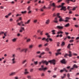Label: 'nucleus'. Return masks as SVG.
Segmentation results:
<instances>
[{"mask_svg":"<svg viewBox=\"0 0 79 79\" xmlns=\"http://www.w3.org/2000/svg\"><path fill=\"white\" fill-rule=\"evenodd\" d=\"M48 63H50L51 64H53L54 65L55 64V60H49L48 62H47V61H43L42 60L41 62H40L39 64L40 65L42 63H44L46 64V65H47Z\"/></svg>","mask_w":79,"mask_h":79,"instance_id":"1","label":"nucleus"},{"mask_svg":"<svg viewBox=\"0 0 79 79\" xmlns=\"http://www.w3.org/2000/svg\"><path fill=\"white\" fill-rule=\"evenodd\" d=\"M13 59L11 60L12 63L11 64H15L16 63V59H15V57H16V55L15 54H13L12 56Z\"/></svg>","mask_w":79,"mask_h":79,"instance_id":"2","label":"nucleus"},{"mask_svg":"<svg viewBox=\"0 0 79 79\" xmlns=\"http://www.w3.org/2000/svg\"><path fill=\"white\" fill-rule=\"evenodd\" d=\"M64 5V3H62L61 4V5H60L59 6H58V8H60V7H61V8L60 9L61 10H64V11H66V7H64L63 6V5Z\"/></svg>","mask_w":79,"mask_h":79,"instance_id":"3","label":"nucleus"},{"mask_svg":"<svg viewBox=\"0 0 79 79\" xmlns=\"http://www.w3.org/2000/svg\"><path fill=\"white\" fill-rule=\"evenodd\" d=\"M72 52H71V51H69V54H66L64 55V56L65 58H66L67 57V56H69V57H71L72 56Z\"/></svg>","mask_w":79,"mask_h":79,"instance_id":"4","label":"nucleus"},{"mask_svg":"<svg viewBox=\"0 0 79 79\" xmlns=\"http://www.w3.org/2000/svg\"><path fill=\"white\" fill-rule=\"evenodd\" d=\"M28 51V49L27 48H25L23 49L20 51V52H25V53H26Z\"/></svg>","mask_w":79,"mask_h":79,"instance_id":"5","label":"nucleus"},{"mask_svg":"<svg viewBox=\"0 0 79 79\" xmlns=\"http://www.w3.org/2000/svg\"><path fill=\"white\" fill-rule=\"evenodd\" d=\"M60 62L62 64H65L67 63V61L65 60L64 59H63L62 60L60 61Z\"/></svg>","mask_w":79,"mask_h":79,"instance_id":"6","label":"nucleus"},{"mask_svg":"<svg viewBox=\"0 0 79 79\" xmlns=\"http://www.w3.org/2000/svg\"><path fill=\"white\" fill-rule=\"evenodd\" d=\"M25 72L24 73V74L26 75H27V74H29V73L27 71V69H25Z\"/></svg>","mask_w":79,"mask_h":79,"instance_id":"7","label":"nucleus"},{"mask_svg":"<svg viewBox=\"0 0 79 79\" xmlns=\"http://www.w3.org/2000/svg\"><path fill=\"white\" fill-rule=\"evenodd\" d=\"M69 1L74 3L75 2H76V0H74V1L73 0H66V2L67 3H69Z\"/></svg>","mask_w":79,"mask_h":79,"instance_id":"8","label":"nucleus"},{"mask_svg":"<svg viewBox=\"0 0 79 79\" xmlns=\"http://www.w3.org/2000/svg\"><path fill=\"white\" fill-rule=\"evenodd\" d=\"M65 20H64V21L65 22H67L69 20V19H71V18L69 17H67L65 18Z\"/></svg>","mask_w":79,"mask_h":79,"instance_id":"9","label":"nucleus"},{"mask_svg":"<svg viewBox=\"0 0 79 79\" xmlns=\"http://www.w3.org/2000/svg\"><path fill=\"white\" fill-rule=\"evenodd\" d=\"M45 8H46V9H47V8H46V7H45V6H44L43 7L40 8V11H44V9H45Z\"/></svg>","mask_w":79,"mask_h":79,"instance_id":"10","label":"nucleus"},{"mask_svg":"<svg viewBox=\"0 0 79 79\" xmlns=\"http://www.w3.org/2000/svg\"><path fill=\"white\" fill-rule=\"evenodd\" d=\"M23 31H24V28L21 27L19 31V32L21 33L23 32Z\"/></svg>","mask_w":79,"mask_h":79,"instance_id":"11","label":"nucleus"},{"mask_svg":"<svg viewBox=\"0 0 79 79\" xmlns=\"http://www.w3.org/2000/svg\"><path fill=\"white\" fill-rule=\"evenodd\" d=\"M56 28H57V29H63V27L58 26L56 27Z\"/></svg>","mask_w":79,"mask_h":79,"instance_id":"12","label":"nucleus"},{"mask_svg":"<svg viewBox=\"0 0 79 79\" xmlns=\"http://www.w3.org/2000/svg\"><path fill=\"white\" fill-rule=\"evenodd\" d=\"M59 21L60 22H61L62 21H64V20L63 19V18L61 17H59Z\"/></svg>","mask_w":79,"mask_h":79,"instance_id":"13","label":"nucleus"},{"mask_svg":"<svg viewBox=\"0 0 79 79\" xmlns=\"http://www.w3.org/2000/svg\"><path fill=\"white\" fill-rule=\"evenodd\" d=\"M47 37H48L47 38V39L46 40V41H47V42H49V39L50 37V36L48 35Z\"/></svg>","mask_w":79,"mask_h":79,"instance_id":"14","label":"nucleus"},{"mask_svg":"<svg viewBox=\"0 0 79 79\" xmlns=\"http://www.w3.org/2000/svg\"><path fill=\"white\" fill-rule=\"evenodd\" d=\"M66 71V72H68V70H66L65 68H64L63 70H61L60 71V73H63V71Z\"/></svg>","mask_w":79,"mask_h":79,"instance_id":"15","label":"nucleus"},{"mask_svg":"<svg viewBox=\"0 0 79 79\" xmlns=\"http://www.w3.org/2000/svg\"><path fill=\"white\" fill-rule=\"evenodd\" d=\"M50 5L52 6H53V7H56V6H55V3L54 2L52 4H50Z\"/></svg>","mask_w":79,"mask_h":79,"instance_id":"16","label":"nucleus"},{"mask_svg":"<svg viewBox=\"0 0 79 79\" xmlns=\"http://www.w3.org/2000/svg\"><path fill=\"white\" fill-rule=\"evenodd\" d=\"M31 22V20H29L28 21L26 22H25V24H28L29 23H30Z\"/></svg>","mask_w":79,"mask_h":79,"instance_id":"17","label":"nucleus"},{"mask_svg":"<svg viewBox=\"0 0 79 79\" xmlns=\"http://www.w3.org/2000/svg\"><path fill=\"white\" fill-rule=\"evenodd\" d=\"M47 69V68H44V69H42L41 68H40L39 69V71H42V70H44V71H45Z\"/></svg>","mask_w":79,"mask_h":79,"instance_id":"18","label":"nucleus"},{"mask_svg":"<svg viewBox=\"0 0 79 79\" xmlns=\"http://www.w3.org/2000/svg\"><path fill=\"white\" fill-rule=\"evenodd\" d=\"M65 45V43L64 42H62L60 45L61 47H63Z\"/></svg>","mask_w":79,"mask_h":79,"instance_id":"19","label":"nucleus"},{"mask_svg":"<svg viewBox=\"0 0 79 79\" xmlns=\"http://www.w3.org/2000/svg\"><path fill=\"white\" fill-rule=\"evenodd\" d=\"M64 33L63 31H59L58 32H57V34L58 35L60 34H63Z\"/></svg>","mask_w":79,"mask_h":79,"instance_id":"20","label":"nucleus"},{"mask_svg":"<svg viewBox=\"0 0 79 79\" xmlns=\"http://www.w3.org/2000/svg\"><path fill=\"white\" fill-rule=\"evenodd\" d=\"M54 23H58V20H57V18H55L54 20L53 21Z\"/></svg>","mask_w":79,"mask_h":79,"instance_id":"21","label":"nucleus"},{"mask_svg":"<svg viewBox=\"0 0 79 79\" xmlns=\"http://www.w3.org/2000/svg\"><path fill=\"white\" fill-rule=\"evenodd\" d=\"M50 23V20L48 19L46 21V24H49Z\"/></svg>","mask_w":79,"mask_h":79,"instance_id":"22","label":"nucleus"},{"mask_svg":"<svg viewBox=\"0 0 79 79\" xmlns=\"http://www.w3.org/2000/svg\"><path fill=\"white\" fill-rule=\"evenodd\" d=\"M23 24V22L21 21L20 23H18L17 24L19 26H21V24Z\"/></svg>","mask_w":79,"mask_h":79,"instance_id":"23","label":"nucleus"},{"mask_svg":"<svg viewBox=\"0 0 79 79\" xmlns=\"http://www.w3.org/2000/svg\"><path fill=\"white\" fill-rule=\"evenodd\" d=\"M15 74H16V72H14L10 74V76H14V75H15Z\"/></svg>","mask_w":79,"mask_h":79,"instance_id":"24","label":"nucleus"},{"mask_svg":"<svg viewBox=\"0 0 79 79\" xmlns=\"http://www.w3.org/2000/svg\"><path fill=\"white\" fill-rule=\"evenodd\" d=\"M42 47H43L42 44H39L38 46V47L39 48H42Z\"/></svg>","mask_w":79,"mask_h":79,"instance_id":"25","label":"nucleus"},{"mask_svg":"<svg viewBox=\"0 0 79 79\" xmlns=\"http://www.w3.org/2000/svg\"><path fill=\"white\" fill-rule=\"evenodd\" d=\"M27 62V60H23L22 62V64H24V63H26Z\"/></svg>","mask_w":79,"mask_h":79,"instance_id":"26","label":"nucleus"},{"mask_svg":"<svg viewBox=\"0 0 79 79\" xmlns=\"http://www.w3.org/2000/svg\"><path fill=\"white\" fill-rule=\"evenodd\" d=\"M71 44H69L67 46V48H69V49H70V47H71Z\"/></svg>","mask_w":79,"mask_h":79,"instance_id":"27","label":"nucleus"},{"mask_svg":"<svg viewBox=\"0 0 79 79\" xmlns=\"http://www.w3.org/2000/svg\"><path fill=\"white\" fill-rule=\"evenodd\" d=\"M49 50H50V49H49L48 48H46L45 49V51H46L47 52L49 51Z\"/></svg>","mask_w":79,"mask_h":79,"instance_id":"28","label":"nucleus"},{"mask_svg":"<svg viewBox=\"0 0 79 79\" xmlns=\"http://www.w3.org/2000/svg\"><path fill=\"white\" fill-rule=\"evenodd\" d=\"M73 67L74 68H77V65H76V64H74L73 65Z\"/></svg>","mask_w":79,"mask_h":79,"instance_id":"29","label":"nucleus"},{"mask_svg":"<svg viewBox=\"0 0 79 79\" xmlns=\"http://www.w3.org/2000/svg\"><path fill=\"white\" fill-rule=\"evenodd\" d=\"M52 34L54 35V34H55V30H54L52 31Z\"/></svg>","mask_w":79,"mask_h":79,"instance_id":"30","label":"nucleus"},{"mask_svg":"<svg viewBox=\"0 0 79 79\" xmlns=\"http://www.w3.org/2000/svg\"><path fill=\"white\" fill-rule=\"evenodd\" d=\"M69 26V24L68 23L66 24L65 25V27H68V26Z\"/></svg>","mask_w":79,"mask_h":79,"instance_id":"31","label":"nucleus"},{"mask_svg":"<svg viewBox=\"0 0 79 79\" xmlns=\"http://www.w3.org/2000/svg\"><path fill=\"white\" fill-rule=\"evenodd\" d=\"M12 41L13 42H16V39L15 38L12 40Z\"/></svg>","mask_w":79,"mask_h":79,"instance_id":"32","label":"nucleus"},{"mask_svg":"<svg viewBox=\"0 0 79 79\" xmlns=\"http://www.w3.org/2000/svg\"><path fill=\"white\" fill-rule=\"evenodd\" d=\"M29 48H33V45H30L29 47Z\"/></svg>","mask_w":79,"mask_h":79,"instance_id":"33","label":"nucleus"},{"mask_svg":"<svg viewBox=\"0 0 79 79\" xmlns=\"http://www.w3.org/2000/svg\"><path fill=\"white\" fill-rule=\"evenodd\" d=\"M4 33V36H5V37H6V34H7V32H6Z\"/></svg>","mask_w":79,"mask_h":79,"instance_id":"34","label":"nucleus"},{"mask_svg":"<svg viewBox=\"0 0 79 79\" xmlns=\"http://www.w3.org/2000/svg\"><path fill=\"white\" fill-rule=\"evenodd\" d=\"M57 46L59 47L60 46V43L58 42L57 43Z\"/></svg>","mask_w":79,"mask_h":79,"instance_id":"35","label":"nucleus"},{"mask_svg":"<svg viewBox=\"0 0 79 79\" xmlns=\"http://www.w3.org/2000/svg\"><path fill=\"white\" fill-rule=\"evenodd\" d=\"M22 14H26V11H22L21 12Z\"/></svg>","mask_w":79,"mask_h":79,"instance_id":"36","label":"nucleus"},{"mask_svg":"<svg viewBox=\"0 0 79 79\" xmlns=\"http://www.w3.org/2000/svg\"><path fill=\"white\" fill-rule=\"evenodd\" d=\"M77 8V6H76V7H74L73 8V10H75L76 8Z\"/></svg>","mask_w":79,"mask_h":79,"instance_id":"37","label":"nucleus"},{"mask_svg":"<svg viewBox=\"0 0 79 79\" xmlns=\"http://www.w3.org/2000/svg\"><path fill=\"white\" fill-rule=\"evenodd\" d=\"M31 41V39H28L27 40V42H29Z\"/></svg>","mask_w":79,"mask_h":79,"instance_id":"38","label":"nucleus"},{"mask_svg":"<svg viewBox=\"0 0 79 79\" xmlns=\"http://www.w3.org/2000/svg\"><path fill=\"white\" fill-rule=\"evenodd\" d=\"M31 66H32V67H34V64L31 63Z\"/></svg>","mask_w":79,"mask_h":79,"instance_id":"39","label":"nucleus"},{"mask_svg":"<svg viewBox=\"0 0 79 79\" xmlns=\"http://www.w3.org/2000/svg\"><path fill=\"white\" fill-rule=\"evenodd\" d=\"M60 15V13H58L57 14V16L58 18H59V17H61V16H59Z\"/></svg>","mask_w":79,"mask_h":79,"instance_id":"40","label":"nucleus"},{"mask_svg":"<svg viewBox=\"0 0 79 79\" xmlns=\"http://www.w3.org/2000/svg\"><path fill=\"white\" fill-rule=\"evenodd\" d=\"M27 77L28 78V79H31V76H27Z\"/></svg>","mask_w":79,"mask_h":79,"instance_id":"41","label":"nucleus"},{"mask_svg":"<svg viewBox=\"0 0 79 79\" xmlns=\"http://www.w3.org/2000/svg\"><path fill=\"white\" fill-rule=\"evenodd\" d=\"M46 39H46V38H44L42 39V40H46Z\"/></svg>","mask_w":79,"mask_h":79,"instance_id":"42","label":"nucleus"},{"mask_svg":"<svg viewBox=\"0 0 79 79\" xmlns=\"http://www.w3.org/2000/svg\"><path fill=\"white\" fill-rule=\"evenodd\" d=\"M33 22L35 23H37V20H35L33 21Z\"/></svg>","mask_w":79,"mask_h":79,"instance_id":"43","label":"nucleus"},{"mask_svg":"<svg viewBox=\"0 0 79 79\" xmlns=\"http://www.w3.org/2000/svg\"><path fill=\"white\" fill-rule=\"evenodd\" d=\"M48 45V43H46L45 44H44V46L45 47H47Z\"/></svg>","mask_w":79,"mask_h":79,"instance_id":"44","label":"nucleus"},{"mask_svg":"<svg viewBox=\"0 0 79 79\" xmlns=\"http://www.w3.org/2000/svg\"><path fill=\"white\" fill-rule=\"evenodd\" d=\"M30 9H31V6H29L28 8V11H30Z\"/></svg>","mask_w":79,"mask_h":79,"instance_id":"45","label":"nucleus"},{"mask_svg":"<svg viewBox=\"0 0 79 79\" xmlns=\"http://www.w3.org/2000/svg\"><path fill=\"white\" fill-rule=\"evenodd\" d=\"M59 54H61V53H59V52H58L56 53V56H57V55H59Z\"/></svg>","mask_w":79,"mask_h":79,"instance_id":"46","label":"nucleus"},{"mask_svg":"<svg viewBox=\"0 0 79 79\" xmlns=\"http://www.w3.org/2000/svg\"><path fill=\"white\" fill-rule=\"evenodd\" d=\"M51 5H50L49 7H48L47 8L48 9H50L51 8Z\"/></svg>","mask_w":79,"mask_h":79,"instance_id":"47","label":"nucleus"},{"mask_svg":"<svg viewBox=\"0 0 79 79\" xmlns=\"http://www.w3.org/2000/svg\"><path fill=\"white\" fill-rule=\"evenodd\" d=\"M45 54V52H44L43 53H42L40 54V55H44Z\"/></svg>","mask_w":79,"mask_h":79,"instance_id":"48","label":"nucleus"},{"mask_svg":"<svg viewBox=\"0 0 79 79\" xmlns=\"http://www.w3.org/2000/svg\"><path fill=\"white\" fill-rule=\"evenodd\" d=\"M73 42H74V40H71L69 41V42H70V43Z\"/></svg>","mask_w":79,"mask_h":79,"instance_id":"49","label":"nucleus"},{"mask_svg":"<svg viewBox=\"0 0 79 79\" xmlns=\"http://www.w3.org/2000/svg\"><path fill=\"white\" fill-rule=\"evenodd\" d=\"M4 34V32H0V35H1L2 34Z\"/></svg>","mask_w":79,"mask_h":79,"instance_id":"50","label":"nucleus"},{"mask_svg":"<svg viewBox=\"0 0 79 79\" xmlns=\"http://www.w3.org/2000/svg\"><path fill=\"white\" fill-rule=\"evenodd\" d=\"M74 26L76 27H79V26L77 25H74Z\"/></svg>","mask_w":79,"mask_h":79,"instance_id":"51","label":"nucleus"},{"mask_svg":"<svg viewBox=\"0 0 79 79\" xmlns=\"http://www.w3.org/2000/svg\"><path fill=\"white\" fill-rule=\"evenodd\" d=\"M41 76H45V74L44 73H42L41 74Z\"/></svg>","mask_w":79,"mask_h":79,"instance_id":"52","label":"nucleus"},{"mask_svg":"<svg viewBox=\"0 0 79 79\" xmlns=\"http://www.w3.org/2000/svg\"><path fill=\"white\" fill-rule=\"evenodd\" d=\"M62 0H59L58 1V3H60V2H62Z\"/></svg>","mask_w":79,"mask_h":79,"instance_id":"53","label":"nucleus"},{"mask_svg":"<svg viewBox=\"0 0 79 79\" xmlns=\"http://www.w3.org/2000/svg\"><path fill=\"white\" fill-rule=\"evenodd\" d=\"M52 77H54V78H56V75H54Z\"/></svg>","mask_w":79,"mask_h":79,"instance_id":"54","label":"nucleus"},{"mask_svg":"<svg viewBox=\"0 0 79 79\" xmlns=\"http://www.w3.org/2000/svg\"><path fill=\"white\" fill-rule=\"evenodd\" d=\"M41 32V31H40V30H38L37 31V32H38V33H40V32Z\"/></svg>","mask_w":79,"mask_h":79,"instance_id":"55","label":"nucleus"},{"mask_svg":"<svg viewBox=\"0 0 79 79\" xmlns=\"http://www.w3.org/2000/svg\"><path fill=\"white\" fill-rule=\"evenodd\" d=\"M20 50V51L21 50L20 48H17V50Z\"/></svg>","mask_w":79,"mask_h":79,"instance_id":"56","label":"nucleus"},{"mask_svg":"<svg viewBox=\"0 0 79 79\" xmlns=\"http://www.w3.org/2000/svg\"><path fill=\"white\" fill-rule=\"evenodd\" d=\"M37 63H38L37 61L34 62V63L35 64H37Z\"/></svg>","mask_w":79,"mask_h":79,"instance_id":"57","label":"nucleus"},{"mask_svg":"<svg viewBox=\"0 0 79 79\" xmlns=\"http://www.w3.org/2000/svg\"><path fill=\"white\" fill-rule=\"evenodd\" d=\"M49 40L51 41V42H52V41H53V40H52V39L51 38H49Z\"/></svg>","mask_w":79,"mask_h":79,"instance_id":"58","label":"nucleus"},{"mask_svg":"<svg viewBox=\"0 0 79 79\" xmlns=\"http://www.w3.org/2000/svg\"><path fill=\"white\" fill-rule=\"evenodd\" d=\"M67 76H68V78H69V77H70V75H69V74L68 73V74Z\"/></svg>","mask_w":79,"mask_h":79,"instance_id":"59","label":"nucleus"},{"mask_svg":"<svg viewBox=\"0 0 79 79\" xmlns=\"http://www.w3.org/2000/svg\"><path fill=\"white\" fill-rule=\"evenodd\" d=\"M67 68L68 69H70V66H68L67 67Z\"/></svg>","mask_w":79,"mask_h":79,"instance_id":"60","label":"nucleus"},{"mask_svg":"<svg viewBox=\"0 0 79 79\" xmlns=\"http://www.w3.org/2000/svg\"><path fill=\"white\" fill-rule=\"evenodd\" d=\"M21 16V14H18L16 15V16Z\"/></svg>","mask_w":79,"mask_h":79,"instance_id":"61","label":"nucleus"},{"mask_svg":"<svg viewBox=\"0 0 79 79\" xmlns=\"http://www.w3.org/2000/svg\"><path fill=\"white\" fill-rule=\"evenodd\" d=\"M33 70H34V69H30V71L31 72H32V71H33Z\"/></svg>","mask_w":79,"mask_h":79,"instance_id":"62","label":"nucleus"},{"mask_svg":"<svg viewBox=\"0 0 79 79\" xmlns=\"http://www.w3.org/2000/svg\"><path fill=\"white\" fill-rule=\"evenodd\" d=\"M11 13H10L9 14H8L7 15L8 16H10V15H11Z\"/></svg>","mask_w":79,"mask_h":79,"instance_id":"63","label":"nucleus"},{"mask_svg":"<svg viewBox=\"0 0 79 79\" xmlns=\"http://www.w3.org/2000/svg\"><path fill=\"white\" fill-rule=\"evenodd\" d=\"M15 79H19V78L18 77H15Z\"/></svg>","mask_w":79,"mask_h":79,"instance_id":"64","label":"nucleus"}]
</instances>
